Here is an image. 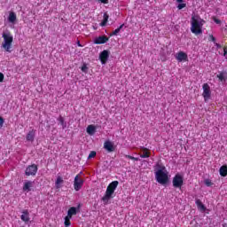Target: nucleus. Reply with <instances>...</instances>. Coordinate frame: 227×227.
<instances>
[{"mask_svg":"<svg viewBox=\"0 0 227 227\" xmlns=\"http://www.w3.org/2000/svg\"><path fill=\"white\" fill-rule=\"evenodd\" d=\"M56 185H57V187H59V185L60 184H63V178H61V177H58L57 178V180H56Z\"/></svg>","mask_w":227,"mask_h":227,"instance_id":"nucleus-29","label":"nucleus"},{"mask_svg":"<svg viewBox=\"0 0 227 227\" xmlns=\"http://www.w3.org/2000/svg\"><path fill=\"white\" fill-rule=\"evenodd\" d=\"M4 125V119L0 115V129Z\"/></svg>","mask_w":227,"mask_h":227,"instance_id":"nucleus-31","label":"nucleus"},{"mask_svg":"<svg viewBox=\"0 0 227 227\" xmlns=\"http://www.w3.org/2000/svg\"><path fill=\"white\" fill-rule=\"evenodd\" d=\"M82 185H84V180L81 179L79 176H76L74 181V191H81V189H82Z\"/></svg>","mask_w":227,"mask_h":227,"instance_id":"nucleus-9","label":"nucleus"},{"mask_svg":"<svg viewBox=\"0 0 227 227\" xmlns=\"http://www.w3.org/2000/svg\"><path fill=\"white\" fill-rule=\"evenodd\" d=\"M92 27H93V29H95V30L98 29V26L97 24L93 25Z\"/></svg>","mask_w":227,"mask_h":227,"instance_id":"nucleus-38","label":"nucleus"},{"mask_svg":"<svg viewBox=\"0 0 227 227\" xmlns=\"http://www.w3.org/2000/svg\"><path fill=\"white\" fill-rule=\"evenodd\" d=\"M98 3H102L103 4H109V0H98Z\"/></svg>","mask_w":227,"mask_h":227,"instance_id":"nucleus-34","label":"nucleus"},{"mask_svg":"<svg viewBox=\"0 0 227 227\" xmlns=\"http://www.w3.org/2000/svg\"><path fill=\"white\" fill-rule=\"evenodd\" d=\"M209 41H210V42H213V43H215V37H214L213 35H209Z\"/></svg>","mask_w":227,"mask_h":227,"instance_id":"nucleus-35","label":"nucleus"},{"mask_svg":"<svg viewBox=\"0 0 227 227\" xmlns=\"http://www.w3.org/2000/svg\"><path fill=\"white\" fill-rule=\"evenodd\" d=\"M78 47H82V44H81V41H77Z\"/></svg>","mask_w":227,"mask_h":227,"instance_id":"nucleus-41","label":"nucleus"},{"mask_svg":"<svg viewBox=\"0 0 227 227\" xmlns=\"http://www.w3.org/2000/svg\"><path fill=\"white\" fill-rule=\"evenodd\" d=\"M140 157L141 159H148L150 157V152L148 151V148L143 147L141 149Z\"/></svg>","mask_w":227,"mask_h":227,"instance_id":"nucleus-18","label":"nucleus"},{"mask_svg":"<svg viewBox=\"0 0 227 227\" xmlns=\"http://www.w3.org/2000/svg\"><path fill=\"white\" fill-rule=\"evenodd\" d=\"M109 56H111L110 51L105 50L100 52L99 59L102 65H106V63H107V60L109 59Z\"/></svg>","mask_w":227,"mask_h":227,"instance_id":"nucleus-8","label":"nucleus"},{"mask_svg":"<svg viewBox=\"0 0 227 227\" xmlns=\"http://www.w3.org/2000/svg\"><path fill=\"white\" fill-rule=\"evenodd\" d=\"M108 21H109V14H107V12H105L104 16H103V20L99 24V26H101V27H104L107 26Z\"/></svg>","mask_w":227,"mask_h":227,"instance_id":"nucleus-21","label":"nucleus"},{"mask_svg":"<svg viewBox=\"0 0 227 227\" xmlns=\"http://www.w3.org/2000/svg\"><path fill=\"white\" fill-rule=\"evenodd\" d=\"M36 173H38V165L36 164L29 165L25 170L26 176H35Z\"/></svg>","mask_w":227,"mask_h":227,"instance_id":"nucleus-5","label":"nucleus"},{"mask_svg":"<svg viewBox=\"0 0 227 227\" xmlns=\"http://www.w3.org/2000/svg\"><path fill=\"white\" fill-rule=\"evenodd\" d=\"M20 219H21V221H23V223H27L29 222V211L27 209H25L22 211Z\"/></svg>","mask_w":227,"mask_h":227,"instance_id":"nucleus-17","label":"nucleus"},{"mask_svg":"<svg viewBox=\"0 0 227 227\" xmlns=\"http://www.w3.org/2000/svg\"><path fill=\"white\" fill-rule=\"evenodd\" d=\"M104 148L107 152H114L116 150V146H114V143L107 140L104 143Z\"/></svg>","mask_w":227,"mask_h":227,"instance_id":"nucleus-13","label":"nucleus"},{"mask_svg":"<svg viewBox=\"0 0 227 227\" xmlns=\"http://www.w3.org/2000/svg\"><path fill=\"white\" fill-rule=\"evenodd\" d=\"M219 171L221 176H227V165H223Z\"/></svg>","mask_w":227,"mask_h":227,"instance_id":"nucleus-24","label":"nucleus"},{"mask_svg":"<svg viewBox=\"0 0 227 227\" xmlns=\"http://www.w3.org/2000/svg\"><path fill=\"white\" fill-rule=\"evenodd\" d=\"M153 168L156 182L161 185H166V184L169 182L166 167L162 164L157 163Z\"/></svg>","mask_w":227,"mask_h":227,"instance_id":"nucleus-1","label":"nucleus"},{"mask_svg":"<svg viewBox=\"0 0 227 227\" xmlns=\"http://www.w3.org/2000/svg\"><path fill=\"white\" fill-rule=\"evenodd\" d=\"M215 45L217 49H221V44L217 43H215Z\"/></svg>","mask_w":227,"mask_h":227,"instance_id":"nucleus-37","label":"nucleus"},{"mask_svg":"<svg viewBox=\"0 0 227 227\" xmlns=\"http://www.w3.org/2000/svg\"><path fill=\"white\" fill-rule=\"evenodd\" d=\"M82 72H83L84 74H88V66L86 64L82 65Z\"/></svg>","mask_w":227,"mask_h":227,"instance_id":"nucleus-30","label":"nucleus"},{"mask_svg":"<svg viewBox=\"0 0 227 227\" xmlns=\"http://www.w3.org/2000/svg\"><path fill=\"white\" fill-rule=\"evenodd\" d=\"M216 77L221 81V82H225L227 80V71H222L220 72Z\"/></svg>","mask_w":227,"mask_h":227,"instance_id":"nucleus-19","label":"nucleus"},{"mask_svg":"<svg viewBox=\"0 0 227 227\" xmlns=\"http://www.w3.org/2000/svg\"><path fill=\"white\" fill-rule=\"evenodd\" d=\"M177 3H184V0H176Z\"/></svg>","mask_w":227,"mask_h":227,"instance_id":"nucleus-42","label":"nucleus"},{"mask_svg":"<svg viewBox=\"0 0 227 227\" xmlns=\"http://www.w3.org/2000/svg\"><path fill=\"white\" fill-rule=\"evenodd\" d=\"M176 59L179 63H182V61H187V59H189V57L187 56V53L184 51H179L176 54Z\"/></svg>","mask_w":227,"mask_h":227,"instance_id":"nucleus-11","label":"nucleus"},{"mask_svg":"<svg viewBox=\"0 0 227 227\" xmlns=\"http://www.w3.org/2000/svg\"><path fill=\"white\" fill-rule=\"evenodd\" d=\"M3 81H4V74L0 73V82H3Z\"/></svg>","mask_w":227,"mask_h":227,"instance_id":"nucleus-36","label":"nucleus"},{"mask_svg":"<svg viewBox=\"0 0 227 227\" xmlns=\"http://www.w3.org/2000/svg\"><path fill=\"white\" fill-rule=\"evenodd\" d=\"M213 20H214V22H215V24H221V20H219L215 17H213Z\"/></svg>","mask_w":227,"mask_h":227,"instance_id":"nucleus-33","label":"nucleus"},{"mask_svg":"<svg viewBox=\"0 0 227 227\" xmlns=\"http://www.w3.org/2000/svg\"><path fill=\"white\" fill-rule=\"evenodd\" d=\"M223 227H227V223H224V224H223Z\"/></svg>","mask_w":227,"mask_h":227,"instance_id":"nucleus-43","label":"nucleus"},{"mask_svg":"<svg viewBox=\"0 0 227 227\" xmlns=\"http://www.w3.org/2000/svg\"><path fill=\"white\" fill-rule=\"evenodd\" d=\"M131 160H136V161H137V160H139V158H136V157L133 156V157L131 158Z\"/></svg>","mask_w":227,"mask_h":227,"instance_id":"nucleus-39","label":"nucleus"},{"mask_svg":"<svg viewBox=\"0 0 227 227\" xmlns=\"http://www.w3.org/2000/svg\"><path fill=\"white\" fill-rule=\"evenodd\" d=\"M107 42H109V38L105 35H101L94 39V43L97 45H102V43H107Z\"/></svg>","mask_w":227,"mask_h":227,"instance_id":"nucleus-12","label":"nucleus"},{"mask_svg":"<svg viewBox=\"0 0 227 227\" xmlns=\"http://www.w3.org/2000/svg\"><path fill=\"white\" fill-rule=\"evenodd\" d=\"M126 159H130L132 160V157L131 155H125Z\"/></svg>","mask_w":227,"mask_h":227,"instance_id":"nucleus-40","label":"nucleus"},{"mask_svg":"<svg viewBox=\"0 0 227 227\" xmlns=\"http://www.w3.org/2000/svg\"><path fill=\"white\" fill-rule=\"evenodd\" d=\"M123 26H125V24L121 25L118 28H116L112 34L111 36H118V33H120V31H121V29H123Z\"/></svg>","mask_w":227,"mask_h":227,"instance_id":"nucleus-25","label":"nucleus"},{"mask_svg":"<svg viewBox=\"0 0 227 227\" xmlns=\"http://www.w3.org/2000/svg\"><path fill=\"white\" fill-rule=\"evenodd\" d=\"M97 132V128H95L94 125H89L87 127V133H89L90 136H93Z\"/></svg>","mask_w":227,"mask_h":227,"instance_id":"nucleus-23","label":"nucleus"},{"mask_svg":"<svg viewBox=\"0 0 227 227\" xmlns=\"http://www.w3.org/2000/svg\"><path fill=\"white\" fill-rule=\"evenodd\" d=\"M93 157H97V152L91 151L88 156V160L93 159Z\"/></svg>","mask_w":227,"mask_h":227,"instance_id":"nucleus-28","label":"nucleus"},{"mask_svg":"<svg viewBox=\"0 0 227 227\" xmlns=\"http://www.w3.org/2000/svg\"><path fill=\"white\" fill-rule=\"evenodd\" d=\"M204 184L207 185V187H212V185H214V183H212V180L210 179H205Z\"/></svg>","mask_w":227,"mask_h":227,"instance_id":"nucleus-27","label":"nucleus"},{"mask_svg":"<svg viewBox=\"0 0 227 227\" xmlns=\"http://www.w3.org/2000/svg\"><path fill=\"white\" fill-rule=\"evenodd\" d=\"M33 185H35L34 181L26 180L24 184H23V192H31V187H33Z\"/></svg>","mask_w":227,"mask_h":227,"instance_id":"nucleus-14","label":"nucleus"},{"mask_svg":"<svg viewBox=\"0 0 227 227\" xmlns=\"http://www.w3.org/2000/svg\"><path fill=\"white\" fill-rule=\"evenodd\" d=\"M191 24V31L193 33V35H201V33H203V25L205 24V20L201 19L200 15L192 14Z\"/></svg>","mask_w":227,"mask_h":227,"instance_id":"nucleus-2","label":"nucleus"},{"mask_svg":"<svg viewBox=\"0 0 227 227\" xmlns=\"http://www.w3.org/2000/svg\"><path fill=\"white\" fill-rule=\"evenodd\" d=\"M195 204L197 205L198 210L200 212H207V207L204 206L200 199H196Z\"/></svg>","mask_w":227,"mask_h":227,"instance_id":"nucleus-16","label":"nucleus"},{"mask_svg":"<svg viewBox=\"0 0 227 227\" xmlns=\"http://www.w3.org/2000/svg\"><path fill=\"white\" fill-rule=\"evenodd\" d=\"M8 22L11 24H15V22H17V14L14 12L9 13Z\"/></svg>","mask_w":227,"mask_h":227,"instance_id":"nucleus-20","label":"nucleus"},{"mask_svg":"<svg viewBox=\"0 0 227 227\" xmlns=\"http://www.w3.org/2000/svg\"><path fill=\"white\" fill-rule=\"evenodd\" d=\"M202 90H203L202 97L204 98L205 102H207V100H210V97H212L210 85H208V83H204L202 86Z\"/></svg>","mask_w":227,"mask_h":227,"instance_id":"nucleus-7","label":"nucleus"},{"mask_svg":"<svg viewBox=\"0 0 227 227\" xmlns=\"http://www.w3.org/2000/svg\"><path fill=\"white\" fill-rule=\"evenodd\" d=\"M4 42L2 43V48L4 49L5 52H12V43H13V35L10 32H4L2 34Z\"/></svg>","mask_w":227,"mask_h":227,"instance_id":"nucleus-4","label":"nucleus"},{"mask_svg":"<svg viewBox=\"0 0 227 227\" xmlns=\"http://www.w3.org/2000/svg\"><path fill=\"white\" fill-rule=\"evenodd\" d=\"M119 184L120 183L118 181H114L108 184L106 193L101 199L104 205H109V200L114 198V192L116 191Z\"/></svg>","mask_w":227,"mask_h":227,"instance_id":"nucleus-3","label":"nucleus"},{"mask_svg":"<svg viewBox=\"0 0 227 227\" xmlns=\"http://www.w3.org/2000/svg\"><path fill=\"white\" fill-rule=\"evenodd\" d=\"M36 136V129H31L26 137L27 141L33 143L35 141V137Z\"/></svg>","mask_w":227,"mask_h":227,"instance_id":"nucleus-15","label":"nucleus"},{"mask_svg":"<svg viewBox=\"0 0 227 227\" xmlns=\"http://www.w3.org/2000/svg\"><path fill=\"white\" fill-rule=\"evenodd\" d=\"M70 219H72V217H69V216L65 217L64 224L66 227H68L72 224V223L70 222Z\"/></svg>","mask_w":227,"mask_h":227,"instance_id":"nucleus-26","label":"nucleus"},{"mask_svg":"<svg viewBox=\"0 0 227 227\" xmlns=\"http://www.w3.org/2000/svg\"><path fill=\"white\" fill-rule=\"evenodd\" d=\"M82 207V205L78 204V206L75 207H72L68 209L67 211V217H72V215H77L78 212H81V207Z\"/></svg>","mask_w":227,"mask_h":227,"instance_id":"nucleus-10","label":"nucleus"},{"mask_svg":"<svg viewBox=\"0 0 227 227\" xmlns=\"http://www.w3.org/2000/svg\"><path fill=\"white\" fill-rule=\"evenodd\" d=\"M186 4H179L177 8L178 10H183V8H185Z\"/></svg>","mask_w":227,"mask_h":227,"instance_id":"nucleus-32","label":"nucleus"},{"mask_svg":"<svg viewBox=\"0 0 227 227\" xmlns=\"http://www.w3.org/2000/svg\"><path fill=\"white\" fill-rule=\"evenodd\" d=\"M173 187L176 189H180L184 185V176L180 174H176L172 180Z\"/></svg>","mask_w":227,"mask_h":227,"instance_id":"nucleus-6","label":"nucleus"},{"mask_svg":"<svg viewBox=\"0 0 227 227\" xmlns=\"http://www.w3.org/2000/svg\"><path fill=\"white\" fill-rule=\"evenodd\" d=\"M57 121H59V123L61 125L62 129L65 130V129H67V121H65V118H63V116H59L57 119Z\"/></svg>","mask_w":227,"mask_h":227,"instance_id":"nucleus-22","label":"nucleus"}]
</instances>
